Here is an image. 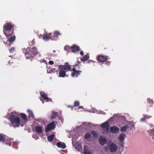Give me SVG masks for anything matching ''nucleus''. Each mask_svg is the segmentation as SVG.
Returning <instances> with one entry per match:
<instances>
[{"label": "nucleus", "mask_w": 154, "mask_h": 154, "mask_svg": "<svg viewBox=\"0 0 154 154\" xmlns=\"http://www.w3.org/2000/svg\"><path fill=\"white\" fill-rule=\"evenodd\" d=\"M84 153L87 154H91V152L85 147H84Z\"/></svg>", "instance_id": "26"}, {"label": "nucleus", "mask_w": 154, "mask_h": 154, "mask_svg": "<svg viewBox=\"0 0 154 154\" xmlns=\"http://www.w3.org/2000/svg\"><path fill=\"white\" fill-rule=\"evenodd\" d=\"M14 26L11 23H6L3 26V32L7 38H9L14 32Z\"/></svg>", "instance_id": "2"}, {"label": "nucleus", "mask_w": 154, "mask_h": 154, "mask_svg": "<svg viewBox=\"0 0 154 154\" xmlns=\"http://www.w3.org/2000/svg\"><path fill=\"white\" fill-rule=\"evenodd\" d=\"M89 58V55L88 53H87L85 56L83 58H81V60L82 62H85L87 61Z\"/></svg>", "instance_id": "19"}, {"label": "nucleus", "mask_w": 154, "mask_h": 154, "mask_svg": "<svg viewBox=\"0 0 154 154\" xmlns=\"http://www.w3.org/2000/svg\"><path fill=\"white\" fill-rule=\"evenodd\" d=\"M59 69V74L58 76L60 77H64L66 75V71L61 69L60 68Z\"/></svg>", "instance_id": "15"}, {"label": "nucleus", "mask_w": 154, "mask_h": 154, "mask_svg": "<svg viewBox=\"0 0 154 154\" xmlns=\"http://www.w3.org/2000/svg\"><path fill=\"white\" fill-rule=\"evenodd\" d=\"M71 51L73 53H75L80 51L79 47L75 45H73L71 47Z\"/></svg>", "instance_id": "13"}, {"label": "nucleus", "mask_w": 154, "mask_h": 154, "mask_svg": "<svg viewBox=\"0 0 154 154\" xmlns=\"http://www.w3.org/2000/svg\"><path fill=\"white\" fill-rule=\"evenodd\" d=\"M80 54L81 55H82L84 54V52L83 51H80Z\"/></svg>", "instance_id": "42"}, {"label": "nucleus", "mask_w": 154, "mask_h": 154, "mask_svg": "<svg viewBox=\"0 0 154 154\" xmlns=\"http://www.w3.org/2000/svg\"><path fill=\"white\" fill-rule=\"evenodd\" d=\"M20 115L21 116L22 119L24 120H27L26 116L25 114L21 113L20 114Z\"/></svg>", "instance_id": "27"}, {"label": "nucleus", "mask_w": 154, "mask_h": 154, "mask_svg": "<svg viewBox=\"0 0 154 154\" xmlns=\"http://www.w3.org/2000/svg\"><path fill=\"white\" fill-rule=\"evenodd\" d=\"M71 49V48L69 46H66L64 48V49L66 51H69Z\"/></svg>", "instance_id": "30"}, {"label": "nucleus", "mask_w": 154, "mask_h": 154, "mask_svg": "<svg viewBox=\"0 0 154 154\" xmlns=\"http://www.w3.org/2000/svg\"><path fill=\"white\" fill-rule=\"evenodd\" d=\"M49 64L50 65H52L54 64V63L53 61L51 60L49 62Z\"/></svg>", "instance_id": "37"}, {"label": "nucleus", "mask_w": 154, "mask_h": 154, "mask_svg": "<svg viewBox=\"0 0 154 154\" xmlns=\"http://www.w3.org/2000/svg\"><path fill=\"white\" fill-rule=\"evenodd\" d=\"M28 112L29 116V117H34V115L32 111H31V110H28Z\"/></svg>", "instance_id": "31"}, {"label": "nucleus", "mask_w": 154, "mask_h": 154, "mask_svg": "<svg viewBox=\"0 0 154 154\" xmlns=\"http://www.w3.org/2000/svg\"><path fill=\"white\" fill-rule=\"evenodd\" d=\"M5 140V137L2 134H0V141H4Z\"/></svg>", "instance_id": "29"}, {"label": "nucleus", "mask_w": 154, "mask_h": 154, "mask_svg": "<svg viewBox=\"0 0 154 154\" xmlns=\"http://www.w3.org/2000/svg\"><path fill=\"white\" fill-rule=\"evenodd\" d=\"M58 113L57 112L53 111L52 112L51 115V119H54L57 116H58Z\"/></svg>", "instance_id": "18"}, {"label": "nucleus", "mask_w": 154, "mask_h": 154, "mask_svg": "<svg viewBox=\"0 0 154 154\" xmlns=\"http://www.w3.org/2000/svg\"><path fill=\"white\" fill-rule=\"evenodd\" d=\"M35 130L36 132L38 133H41L42 131V127L38 126L35 127Z\"/></svg>", "instance_id": "21"}, {"label": "nucleus", "mask_w": 154, "mask_h": 154, "mask_svg": "<svg viewBox=\"0 0 154 154\" xmlns=\"http://www.w3.org/2000/svg\"><path fill=\"white\" fill-rule=\"evenodd\" d=\"M101 127L103 128V133L106 134L109 132V125L108 122H104L101 125Z\"/></svg>", "instance_id": "5"}, {"label": "nucleus", "mask_w": 154, "mask_h": 154, "mask_svg": "<svg viewBox=\"0 0 154 154\" xmlns=\"http://www.w3.org/2000/svg\"><path fill=\"white\" fill-rule=\"evenodd\" d=\"M55 127L56 125L55 124V122L53 121L47 125L45 128V132H48L52 130H54L55 128Z\"/></svg>", "instance_id": "6"}, {"label": "nucleus", "mask_w": 154, "mask_h": 154, "mask_svg": "<svg viewBox=\"0 0 154 154\" xmlns=\"http://www.w3.org/2000/svg\"><path fill=\"white\" fill-rule=\"evenodd\" d=\"M145 120H146V119L145 118H144V117L143 118L141 119H140V121H141V122L144 121H145Z\"/></svg>", "instance_id": "41"}, {"label": "nucleus", "mask_w": 154, "mask_h": 154, "mask_svg": "<svg viewBox=\"0 0 154 154\" xmlns=\"http://www.w3.org/2000/svg\"><path fill=\"white\" fill-rule=\"evenodd\" d=\"M61 34L58 31H55L54 32L53 34V35H51V36H50L51 39L52 40H56L57 38L58 37V36L60 35H61Z\"/></svg>", "instance_id": "10"}, {"label": "nucleus", "mask_w": 154, "mask_h": 154, "mask_svg": "<svg viewBox=\"0 0 154 154\" xmlns=\"http://www.w3.org/2000/svg\"><path fill=\"white\" fill-rule=\"evenodd\" d=\"M117 149V146L114 143H111L109 146V150L110 152H116Z\"/></svg>", "instance_id": "9"}, {"label": "nucleus", "mask_w": 154, "mask_h": 154, "mask_svg": "<svg viewBox=\"0 0 154 154\" xmlns=\"http://www.w3.org/2000/svg\"><path fill=\"white\" fill-rule=\"evenodd\" d=\"M120 146L122 147H124V145H123V143H121V144H120Z\"/></svg>", "instance_id": "44"}, {"label": "nucleus", "mask_w": 154, "mask_h": 154, "mask_svg": "<svg viewBox=\"0 0 154 154\" xmlns=\"http://www.w3.org/2000/svg\"><path fill=\"white\" fill-rule=\"evenodd\" d=\"M150 134H151V135H153V134H154V129H152L151 130V132H150ZM152 139L153 140H154V136L152 137Z\"/></svg>", "instance_id": "35"}, {"label": "nucleus", "mask_w": 154, "mask_h": 154, "mask_svg": "<svg viewBox=\"0 0 154 154\" xmlns=\"http://www.w3.org/2000/svg\"><path fill=\"white\" fill-rule=\"evenodd\" d=\"M79 66L77 64H75L72 69V72L71 74V75L72 77H78L81 73L82 71L78 70L80 69Z\"/></svg>", "instance_id": "4"}, {"label": "nucleus", "mask_w": 154, "mask_h": 154, "mask_svg": "<svg viewBox=\"0 0 154 154\" xmlns=\"http://www.w3.org/2000/svg\"><path fill=\"white\" fill-rule=\"evenodd\" d=\"M40 94L41 97L44 100H46L47 102L51 101V99L48 98L47 94L44 91H41L40 92Z\"/></svg>", "instance_id": "11"}, {"label": "nucleus", "mask_w": 154, "mask_h": 154, "mask_svg": "<svg viewBox=\"0 0 154 154\" xmlns=\"http://www.w3.org/2000/svg\"><path fill=\"white\" fill-rule=\"evenodd\" d=\"M36 121L38 122H42V120L41 119L38 118L36 119Z\"/></svg>", "instance_id": "38"}, {"label": "nucleus", "mask_w": 154, "mask_h": 154, "mask_svg": "<svg viewBox=\"0 0 154 154\" xmlns=\"http://www.w3.org/2000/svg\"><path fill=\"white\" fill-rule=\"evenodd\" d=\"M23 52L25 54L26 59H29L32 61V59L35 56L38 54V52L36 48L33 47L32 48H28L26 49H23Z\"/></svg>", "instance_id": "1"}, {"label": "nucleus", "mask_w": 154, "mask_h": 154, "mask_svg": "<svg viewBox=\"0 0 154 154\" xmlns=\"http://www.w3.org/2000/svg\"><path fill=\"white\" fill-rule=\"evenodd\" d=\"M53 52L54 53H55L56 52V51L55 50H54L53 51Z\"/></svg>", "instance_id": "45"}, {"label": "nucleus", "mask_w": 154, "mask_h": 154, "mask_svg": "<svg viewBox=\"0 0 154 154\" xmlns=\"http://www.w3.org/2000/svg\"><path fill=\"white\" fill-rule=\"evenodd\" d=\"M104 148L106 151H107L109 149L108 147L106 146L104 147Z\"/></svg>", "instance_id": "39"}, {"label": "nucleus", "mask_w": 154, "mask_h": 154, "mask_svg": "<svg viewBox=\"0 0 154 154\" xmlns=\"http://www.w3.org/2000/svg\"><path fill=\"white\" fill-rule=\"evenodd\" d=\"M52 35V33H51L49 34H46L44 35L43 36V39L45 41H48L49 39H51L50 37L51 35Z\"/></svg>", "instance_id": "17"}, {"label": "nucleus", "mask_w": 154, "mask_h": 154, "mask_svg": "<svg viewBox=\"0 0 154 154\" xmlns=\"http://www.w3.org/2000/svg\"><path fill=\"white\" fill-rule=\"evenodd\" d=\"M68 106L69 107H70L71 108V109L72 110V109H73V107L72 106Z\"/></svg>", "instance_id": "43"}, {"label": "nucleus", "mask_w": 154, "mask_h": 154, "mask_svg": "<svg viewBox=\"0 0 154 154\" xmlns=\"http://www.w3.org/2000/svg\"><path fill=\"white\" fill-rule=\"evenodd\" d=\"M57 146L59 148L62 149H64L66 148V146L65 143L63 142H58L57 143Z\"/></svg>", "instance_id": "16"}, {"label": "nucleus", "mask_w": 154, "mask_h": 154, "mask_svg": "<svg viewBox=\"0 0 154 154\" xmlns=\"http://www.w3.org/2000/svg\"><path fill=\"white\" fill-rule=\"evenodd\" d=\"M147 103L150 104L149 106L150 107H151V105L153 104V100L149 98L147 99Z\"/></svg>", "instance_id": "25"}, {"label": "nucleus", "mask_w": 154, "mask_h": 154, "mask_svg": "<svg viewBox=\"0 0 154 154\" xmlns=\"http://www.w3.org/2000/svg\"><path fill=\"white\" fill-rule=\"evenodd\" d=\"M15 48L14 47H12L9 49V51L11 53H12L13 52L15 51Z\"/></svg>", "instance_id": "34"}, {"label": "nucleus", "mask_w": 154, "mask_h": 154, "mask_svg": "<svg viewBox=\"0 0 154 154\" xmlns=\"http://www.w3.org/2000/svg\"><path fill=\"white\" fill-rule=\"evenodd\" d=\"M125 135L123 134H121L119 137H118V139L119 140L120 142H122L124 140L125 137Z\"/></svg>", "instance_id": "20"}, {"label": "nucleus", "mask_w": 154, "mask_h": 154, "mask_svg": "<svg viewBox=\"0 0 154 154\" xmlns=\"http://www.w3.org/2000/svg\"><path fill=\"white\" fill-rule=\"evenodd\" d=\"M106 63L108 65H109L110 64V62L107 61L106 62Z\"/></svg>", "instance_id": "40"}, {"label": "nucleus", "mask_w": 154, "mask_h": 154, "mask_svg": "<svg viewBox=\"0 0 154 154\" xmlns=\"http://www.w3.org/2000/svg\"><path fill=\"white\" fill-rule=\"evenodd\" d=\"M144 117L145 119L146 118H149L151 117V116H148L147 115H145L144 116Z\"/></svg>", "instance_id": "36"}, {"label": "nucleus", "mask_w": 154, "mask_h": 154, "mask_svg": "<svg viewBox=\"0 0 154 154\" xmlns=\"http://www.w3.org/2000/svg\"><path fill=\"white\" fill-rule=\"evenodd\" d=\"M91 137V134L89 133H87L85 134V138L86 139H88Z\"/></svg>", "instance_id": "28"}, {"label": "nucleus", "mask_w": 154, "mask_h": 154, "mask_svg": "<svg viewBox=\"0 0 154 154\" xmlns=\"http://www.w3.org/2000/svg\"><path fill=\"white\" fill-rule=\"evenodd\" d=\"M54 136L55 135L54 134H52L48 136L47 137L48 140L49 142H51L54 139Z\"/></svg>", "instance_id": "24"}, {"label": "nucleus", "mask_w": 154, "mask_h": 154, "mask_svg": "<svg viewBox=\"0 0 154 154\" xmlns=\"http://www.w3.org/2000/svg\"><path fill=\"white\" fill-rule=\"evenodd\" d=\"M110 130L111 133L116 134L119 132V129L118 127L115 126L111 127L110 128Z\"/></svg>", "instance_id": "12"}, {"label": "nucleus", "mask_w": 154, "mask_h": 154, "mask_svg": "<svg viewBox=\"0 0 154 154\" xmlns=\"http://www.w3.org/2000/svg\"><path fill=\"white\" fill-rule=\"evenodd\" d=\"M8 63L9 64H10V63H11V62H8Z\"/></svg>", "instance_id": "46"}, {"label": "nucleus", "mask_w": 154, "mask_h": 154, "mask_svg": "<svg viewBox=\"0 0 154 154\" xmlns=\"http://www.w3.org/2000/svg\"><path fill=\"white\" fill-rule=\"evenodd\" d=\"M10 37L9 38H8V41L10 42L11 43L12 42H13L15 39L16 37L14 35H13L12 36H10Z\"/></svg>", "instance_id": "22"}, {"label": "nucleus", "mask_w": 154, "mask_h": 154, "mask_svg": "<svg viewBox=\"0 0 154 154\" xmlns=\"http://www.w3.org/2000/svg\"><path fill=\"white\" fill-rule=\"evenodd\" d=\"M91 134L92 135L96 137L97 136V133L96 131H92L91 132Z\"/></svg>", "instance_id": "33"}, {"label": "nucleus", "mask_w": 154, "mask_h": 154, "mask_svg": "<svg viewBox=\"0 0 154 154\" xmlns=\"http://www.w3.org/2000/svg\"><path fill=\"white\" fill-rule=\"evenodd\" d=\"M58 68H60L66 72L70 70L71 67L68 63H66L64 65H60L58 66Z\"/></svg>", "instance_id": "8"}, {"label": "nucleus", "mask_w": 154, "mask_h": 154, "mask_svg": "<svg viewBox=\"0 0 154 154\" xmlns=\"http://www.w3.org/2000/svg\"><path fill=\"white\" fill-rule=\"evenodd\" d=\"M129 127L127 125H125L122 127L121 128V131L122 132L126 131L127 130L128 128Z\"/></svg>", "instance_id": "23"}, {"label": "nucleus", "mask_w": 154, "mask_h": 154, "mask_svg": "<svg viewBox=\"0 0 154 154\" xmlns=\"http://www.w3.org/2000/svg\"><path fill=\"white\" fill-rule=\"evenodd\" d=\"M11 123L14 127H19L20 122V118L14 115H12L10 117Z\"/></svg>", "instance_id": "3"}, {"label": "nucleus", "mask_w": 154, "mask_h": 154, "mask_svg": "<svg viewBox=\"0 0 154 154\" xmlns=\"http://www.w3.org/2000/svg\"><path fill=\"white\" fill-rule=\"evenodd\" d=\"M100 144L102 146L104 145L107 142V140L106 138H103L102 136L100 137L99 139Z\"/></svg>", "instance_id": "14"}, {"label": "nucleus", "mask_w": 154, "mask_h": 154, "mask_svg": "<svg viewBox=\"0 0 154 154\" xmlns=\"http://www.w3.org/2000/svg\"><path fill=\"white\" fill-rule=\"evenodd\" d=\"M79 103L78 101H75L74 102V106L75 107H76L79 106Z\"/></svg>", "instance_id": "32"}, {"label": "nucleus", "mask_w": 154, "mask_h": 154, "mask_svg": "<svg viewBox=\"0 0 154 154\" xmlns=\"http://www.w3.org/2000/svg\"><path fill=\"white\" fill-rule=\"evenodd\" d=\"M107 59L108 57L107 56H104L102 55H99L97 57V60L99 63L105 62Z\"/></svg>", "instance_id": "7"}]
</instances>
